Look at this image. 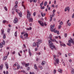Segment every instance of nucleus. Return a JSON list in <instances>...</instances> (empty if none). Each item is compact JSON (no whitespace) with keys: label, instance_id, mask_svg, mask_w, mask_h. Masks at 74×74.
<instances>
[{"label":"nucleus","instance_id":"ddd939ff","mask_svg":"<svg viewBox=\"0 0 74 74\" xmlns=\"http://www.w3.org/2000/svg\"><path fill=\"white\" fill-rule=\"evenodd\" d=\"M69 43H70L71 44V43H73L74 42H73V40H72V39H71L69 41Z\"/></svg>","mask_w":74,"mask_h":74},{"label":"nucleus","instance_id":"c85d7f7f","mask_svg":"<svg viewBox=\"0 0 74 74\" xmlns=\"http://www.w3.org/2000/svg\"><path fill=\"white\" fill-rule=\"evenodd\" d=\"M45 64V62L44 61H43L42 62V63H41L42 65H44Z\"/></svg>","mask_w":74,"mask_h":74},{"label":"nucleus","instance_id":"bb28decb","mask_svg":"<svg viewBox=\"0 0 74 74\" xmlns=\"http://www.w3.org/2000/svg\"><path fill=\"white\" fill-rule=\"evenodd\" d=\"M26 63L25 62H21V64L23 65V66H24V65H25V64Z\"/></svg>","mask_w":74,"mask_h":74},{"label":"nucleus","instance_id":"6e6552de","mask_svg":"<svg viewBox=\"0 0 74 74\" xmlns=\"http://www.w3.org/2000/svg\"><path fill=\"white\" fill-rule=\"evenodd\" d=\"M18 19H17V18H15V19L14 21V23H16L17 22H18Z\"/></svg>","mask_w":74,"mask_h":74},{"label":"nucleus","instance_id":"864d4df0","mask_svg":"<svg viewBox=\"0 0 74 74\" xmlns=\"http://www.w3.org/2000/svg\"><path fill=\"white\" fill-rule=\"evenodd\" d=\"M56 70L54 69V71H53L54 74H55L56 73Z\"/></svg>","mask_w":74,"mask_h":74},{"label":"nucleus","instance_id":"5701e85b","mask_svg":"<svg viewBox=\"0 0 74 74\" xmlns=\"http://www.w3.org/2000/svg\"><path fill=\"white\" fill-rule=\"evenodd\" d=\"M18 14L20 17H22V12H20V13H18Z\"/></svg>","mask_w":74,"mask_h":74},{"label":"nucleus","instance_id":"aec40b11","mask_svg":"<svg viewBox=\"0 0 74 74\" xmlns=\"http://www.w3.org/2000/svg\"><path fill=\"white\" fill-rule=\"evenodd\" d=\"M22 3V6L24 7V9L25 10L26 9V8H25V5H23V3H24V2L23 1Z\"/></svg>","mask_w":74,"mask_h":74},{"label":"nucleus","instance_id":"c756f323","mask_svg":"<svg viewBox=\"0 0 74 74\" xmlns=\"http://www.w3.org/2000/svg\"><path fill=\"white\" fill-rule=\"evenodd\" d=\"M1 33L2 34H4V29L1 30Z\"/></svg>","mask_w":74,"mask_h":74},{"label":"nucleus","instance_id":"774afa93","mask_svg":"<svg viewBox=\"0 0 74 74\" xmlns=\"http://www.w3.org/2000/svg\"><path fill=\"white\" fill-rule=\"evenodd\" d=\"M5 74H8V71H6Z\"/></svg>","mask_w":74,"mask_h":74},{"label":"nucleus","instance_id":"79ce46f5","mask_svg":"<svg viewBox=\"0 0 74 74\" xmlns=\"http://www.w3.org/2000/svg\"><path fill=\"white\" fill-rule=\"evenodd\" d=\"M55 15V14L54 13H53L52 15H51L50 16H52V17H53Z\"/></svg>","mask_w":74,"mask_h":74},{"label":"nucleus","instance_id":"b1692460","mask_svg":"<svg viewBox=\"0 0 74 74\" xmlns=\"http://www.w3.org/2000/svg\"><path fill=\"white\" fill-rule=\"evenodd\" d=\"M41 15H42V17H43L44 16H45V14H43L42 12H41Z\"/></svg>","mask_w":74,"mask_h":74},{"label":"nucleus","instance_id":"09e8293b","mask_svg":"<svg viewBox=\"0 0 74 74\" xmlns=\"http://www.w3.org/2000/svg\"><path fill=\"white\" fill-rule=\"evenodd\" d=\"M32 1L34 3H36V1H37V0H32Z\"/></svg>","mask_w":74,"mask_h":74},{"label":"nucleus","instance_id":"c03bdc74","mask_svg":"<svg viewBox=\"0 0 74 74\" xmlns=\"http://www.w3.org/2000/svg\"><path fill=\"white\" fill-rule=\"evenodd\" d=\"M60 25H63V21L60 22Z\"/></svg>","mask_w":74,"mask_h":74},{"label":"nucleus","instance_id":"39448f33","mask_svg":"<svg viewBox=\"0 0 74 74\" xmlns=\"http://www.w3.org/2000/svg\"><path fill=\"white\" fill-rule=\"evenodd\" d=\"M23 36H25V37L26 36V37H26H25L24 38H23V40H25V39H27V37H28V34H27V33L25 34Z\"/></svg>","mask_w":74,"mask_h":74},{"label":"nucleus","instance_id":"a18cd8bd","mask_svg":"<svg viewBox=\"0 0 74 74\" xmlns=\"http://www.w3.org/2000/svg\"><path fill=\"white\" fill-rule=\"evenodd\" d=\"M29 53L30 56H32V53H31V52H30V51H29Z\"/></svg>","mask_w":74,"mask_h":74},{"label":"nucleus","instance_id":"dca6fc26","mask_svg":"<svg viewBox=\"0 0 74 74\" xmlns=\"http://www.w3.org/2000/svg\"><path fill=\"white\" fill-rule=\"evenodd\" d=\"M32 28L31 27H29V28H26V30H31L32 29Z\"/></svg>","mask_w":74,"mask_h":74},{"label":"nucleus","instance_id":"c9c22d12","mask_svg":"<svg viewBox=\"0 0 74 74\" xmlns=\"http://www.w3.org/2000/svg\"><path fill=\"white\" fill-rule=\"evenodd\" d=\"M40 8H41V9L42 10L43 9H44V8H45V7L44 6H41L40 7Z\"/></svg>","mask_w":74,"mask_h":74},{"label":"nucleus","instance_id":"e433bc0d","mask_svg":"<svg viewBox=\"0 0 74 74\" xmlns=\"http://www.w3.org/2000/svg\"><path fill=\"white\" fill-rule=\"evenodd\" d=\"M2 43V44H3V45H5V41H4V40H3V42Z\"/></svg>","mask_w":74,"mask_h":74},{"label":"nucleus","instance_id":"412c9836","mask_svg":"<svg viewBox=\"0 0 74 74\" xmlns=\"http://www.w3.org/2000/svg\"><path fill=\"white\" fill-rule=\"evenodd\" d=\"M34 69H35V70H37V67L36 66V64H35L34 65Z\"/></svg>","mask_w":74,"mask_h":74},{"label":"nucleus","instance_id":"052dcab7","mask_svg":"<svg viewBox=\"0 0 74 74\" xmlns=\"http://www.w3.org/2000/svg\"><path fill=\"white\" fill-rule=\"evenodd\" d=\"M10 29H8V32L9 33V32H10Z\"/></svg>","mask_w":74,"mask_h":74},{"label":"nucleus","instance_id":"a211bd4d","mask_svg":"<svg viewBox=\"0 0 74 74\" xmlns=\"http://www.w3.org/2000/svg\"><path fill=\"white\" fill-rule=\"evenodd\" d=\"M3 64H2L0 66V70H2V69H3Z\"/></svg>","mask_w":74,"mask_h":74},{"label":"nucleus","instance_id":"de8ad7c7","mask_svg":"<svg viewBox=\"0 0 74 74\" xmlns=\"http://www.w3.org/2000/svg\"><path fill=\"white\" fill-rule=\"evenodd\" d=\"M67 33H65L64 34L65 37H67Z\"/></svg>","mask_w":74,"mask_h":74},{"label":"nucleus","instance_id":"9b49d317","mask_svg":"<svg viewBox=\"0 0 74 74\" xmlns=\"http://www.w3.org/2000/svg\"><path fill=\"white\" fill-rule=\"evenodd\" d=\"M54 27H55V24H53V25H51L50 26V29H53L54 28Z\"/></svg>","mask_w":74,"mask_h":74},{"label":"nucleus","instance_id":"a19ab883","mask_svg":"<svg viewBox=\"0 0 74 74\" xmlns=\"http://www.w3.org/2000/svg\"><path fill=\"white\" fill-rule=\"evenodd\" d=\"M15 11H16V12H17V13H18V10L17 9H15Z\"/></svg>","mask_w":74,"mask_h":74},{"label":"nucleus","instance_id":"e2e57ef3","mask_svg":"<svg viewBox=\"0 0 74 74\" xmlns=\"http://www.w3.org/2000/svg\"><path fill=\"white\" fill-rule=\"evenodd\" d=\"M6 22V21L5 20H4L3 21V23H5Z\"/></svg>","mask_w":74,"mask_h":74},{"label":"nucleus","instance_id":"473e14b6","mask_svg":"<svg viewBox=\"0 0 74 74\" xmlns=\"http://www.w3.org/2000/svg\"><path fill=\"white\" fill-rule=\"evenodd\" d=\"M5 38H6V36L5 35V34H4L3 36V39H5Z\"/></svg>","mask_w":74,"mask_h":74},{"label":"nucleus","instance_id":"4468645a","mask_svg":"<svg viewBox=\"0 0 74 74\" xmlns=\"http://www.w3.org/2000/svg\"><path fill=\"white\" fill-rule=\"evenodd\" d=\"M33 45L34 47H36V46H37V42L36 43V42H34L33 44Z\"/></svg>","mask_w":74,"mask_h":74},{"label":"nucleus","instance_id":"f03ea898","mask_svg":"<svg viewBox=\"0 0 74 74\" xmlns=\"http://www.w3.org/2000/svg\"><path fill=\"white\" fill-rule=\"evenodd\" d=\"M38 42H36V44H37V47H38L39 45H40V43H42V40L40 39L38 40Z\"/></svg>","mask_w":74,"mask_h":74},{"label":"nucleus","instance_id":"423d86ee","mask_svg":"<svg viewBox=\"0 0 74 74\" xmlns=\"http://www.w3.org/2000/svg\"><path fill=\"white\" fill-rule=\"evenodd\" d=\"M5 66L6 67V68L7 69H8V63L7 62H5Z\"/></svg>","mask_w":74,"mask_h":74},{"label":"nucleus","instance_id":"7ed1b4c3","mask_svg":"<svg viewBox=\"0 0 74 74\" xmlns=\"http://www.w3.org/2000/svg\"><path fill=\"white\" fill-rule=\"evenodd\" d=\"M38 22L40 24L41 26H44V23L41 21H38Z\"/></svg>","mask_w":74,"mask_h":74},{"label":"nucleus","instance_id":"9d476101","mask_svg":"<svg viewBox=\"0 0 74 74\" xmlns=\"http://www.w3.org/2000/svg\"><path fill=\"white\" fill-rule=\"evenodd\" d=\"M31 16V14L30 13H28L27 14V19H29V18Z\"/></svg>","mask_w":74,"mask_h":74},{"label":"nucleus","instance_id":"393cba45","mask_svg":"<svg viewBox=\"0 0 74 74\" xmlns=\"http://www.w3.org/2000/svg\"><path fill=\"white\" fill-rule=\"evenodd\" d=\"M71 73L72 74H74V69H73L72 70Z\"/></svg>","mask_w":74,"mask_h":74},{"label":"nucleus","instance_id":"ea45409f","mask_svg":"<svg viewBox=\"0 0 74 74\" xmlns=\"http://www.w3.org/2000/svg\"><path fill=\"white\" fill-rule=\"evenodd\" d=\"M19 68H20V65L18 64L17 66V69H19Z\"/></svg>","mask_w":74,"mask_h":74},{"label":"nucleus","instance_id":"a878e982","mask_svg":"<svg viewBox=\"0 0 74 74\" xmlns=\"http://www.w3.org/2000/svg\"><path fill=\"white\" fill-rule=\"evenodd\" d=\"M47 2L45 1L44 3V5L45 6H46V5H47Z\"/></svg>","mask_w":74,"mask_h":74},{"label":"nucleus","instance_id":"3c124183","mask_svg":"<svg viewBox=\"0 0 74 74\" xmlns=\"http://www.w3.org/2000/svg\"><path fill=\"white\" fill-rule=\"evenodd\" d=\"M40 67V70H42V67L39 66V68Z\"/></svg>","mask_w":74,"mask_h":74},{"label":"nucleus","instance_id":"7c9ffc66","mask_svg":"<svg viewBox=\"0 0 74 74\" xmlns=\"http://www.w3.org/2000/svg\"><path fill=\"white\" fill-rule=\"evenodd\" d=\"M50 22H51V21H52V20L53 17H52V16H50Z\"/></svg>","mask_w":74,"mask_h":74},{"label":"nucleus","instance_id":"bf43d9fd","mask_svg":"<svg viewBox=\"0 0 74 74\" xmlns=\"http://www.w3.org/2000/svg\"><path fill=\"white\" fill-rule=\"evenodd\" d=\"M55 12H56V10H53V13H55Z\"/></svg>","mask_w":74,"mask_h":74},{"label":"nucleus","instance_id":"72a5a7b5","mask_svg":"<svg viewBox=\"0 0 74 74\" xmlns=\"http://www.w3.org/2000/svg\"><path fill=\"white\" fill-rule=\"evenodd\" d=\"M53 56L54 57V59L55 60H56V56L55 55H54Z\"/></svg>","mask_w":74,"mask_h":74},{"label":"nucleus","instance_id":"69168bd1","mask_svg":"<svg viewBox=\"0 0 74 74\" xmlns=\"http://www.w3.org/2000/svg\"><path fill=\"white\" fill-rule=\"evenodd\" d=\"M72 18H74V13H73L72 16Z\"/></svg>","mask_w":74,"mask_h":74},{"label":"nucleus","instance_id":"f3484780","mask_svg":"<svg viewBox=\"0 0 74 74\" xmlns=\"http://www.w3.org/2000/svg\"><path fill=\"white\" fill-rule=\"evenodd\" d=\"M58 71L60 73H62V70L61 69H58Z\"/></svg>","mask_w":74,"mask_h":74},{"label":"nucleus","instance_id":"2eb2a0df","mask_svg":"<svg viewBox=\"0 0 74 74\" xmlns=\"http://www.w3.org/2000/svg\"><path fill=\"white\" fill-rule=\"evenodd\" d=\"M30 64L29 63H28L27 64H25V67H27V66H29Z\"/></svg>","mask_w":74,"mask_h":74},{"label":"nucleus","instance_id":"6ab92c4d","mask_svg":"<svg viewBox=\"0 0 74 74\" xmlns=\"http://www.w3.org/2000/svg\"><path fill=\"white\" fill-rule=\"evenodd\" d=\"M3 43L2 42H1L0 44V48H3Z\"/></svg>","mask_w":74,"mask_h":74},{"label":"nucleus","instance_id":"1a4fd4ad","mask_svg":"<svg viewBox=\"0 0 74 74\" xmlns=\"http://www.w3.org/2000/svg\"><path fill=\"white\" fill-rule=\"evenodd\" d=\"M29 22H32L33 21V19L32 18H29Z\"/></svg>","mask_w":74,"mask_h":74},{"label":"nucleus","instance_id":"2f4dec72","mask_svg":"<svg viewBox=\"0 0 74 74\" xmlns=\"http://www.w3.org/2000/svg\"><path fill=\"white\" fill-rule=\"evenodd\" d=\"M14 36L16 37L17 36V31H16L14 33Z\"/></svg>","mask_w":74,"mask_h":74},{"label":"nucleus","instance_id":"680f3d73","mask_svg":"<svg viewBox=\"0 0 74 74\" xmlns=\"http://www.w3.org/2000/svg\"><path fill=\"white\" fill-rule=\"evenodd\" d=\"M15 65L16 66H18V63H17V62L16 63Z\"/></svg>","mask_w":74,"mask_h":74},{"label":"nucleus","instance_id":"8fccbe9b","mask_svg":"<svg viewBox=\"0 0 74 74\" xmlns=\"http://www.w3.org/2000/svg\"><path fill=\"white\" fill-rule=\"evenodd\" d=\"M67 45H68V46H71V44H70V43H67Z\"/></svg>","mask_w":74,"mask_h":74},{"label":"nucleus","instance_id":"0eeeda50","mask_svg":"<svg viewBox=\"0 0 74 74\" xmlns=\"http://www.w3.org/2000/svg\"><path fill=\"white\" fill-rule=\"evenodd\" d=\"M67 10H68V11H69V10H70V7H68L65 8L64 10V11H65V12H66Z\"/></svg>","mask_w":74,"mask_h":74},{"label":"nucleus","instance_id":"603ef678","mask_svg":"<svg viewBox=\"0 0 74 74\" xmlns=\"http://www.w3.org/2000/svg\"><path fill=\"white\" fill-rule=\"evenodd\" d=\"M30 67H27V70H30Z\"/></svg>","mask_w":74,"mask_h":74},{"label":"nucleus","instance_id":"f8f14e48","mask_svg":"<svg viewBox=\"0 0 74 74\" xmlns=\"http://www.w3.org/2000/svg\"><path fill=\"white\" fill-rule=\"evenodd\" d=\"M50 40H51V41H52V42H56L57 43H58V42L56 41V40L55 39H52V38H51V39H50Z\"/></svg>","mask_w":74,"mask_h":74},{"label":"nucleus","instance_id":"f257e3e1","mask_svg":"<svg viewBox=\"0 0 74 74\" xmlns=\"http://www.w3.org/2000/svg\"><path fill=\"white\" fill-rule=\"evenodd\" d=\"M49 44V45L50 47L51 48L52 50H53V48H55L56 50V48L55 47V46L53 44L52 42L50 40H48Z\"/></svg>","mask_w":74,"mask_h":74},{"label":"nucleus","instance_id":"49530a36","mask_svg":"<svg viewBox=\"0 0 74 74\" xmlns=\"http://www.w3.org/2000/svg\"><path fill=\"white\" fill-rule=\"evenodd\" d=\"M68 26H71V23H69L68 24Z\"/></svg>","mask_w":74,"mask_h":74},{"label":"nucleus","instance_id":"338daca9","mask_svg":"<svg viewBox=\"0 0 74 74\" xmlns=\"http://www.w3.org/2000/svg\"><path fill=\"white\" fill-rule=\"evenodd\" d=\"M51 7H55V5L53 4L52 5Z\"/></svg>","mask_w":74,"mask_h":74},{"label":"nucleus","instance_id":"5fc2aeb1","mask_svg":"<svg viewBox=\"0 0 74 74\" xmlns=\"http://www.w3.org/2000/svg\"><path fill=\"white\" fill-rule=\"evenodd\" d=\"M63 46V43H62L60 44V46L61 47H62V46Z\"/></svg>","mask_w":74,"mask_h":74},{"label":"nucleus","instance_id":"cd10ccee","mask_svg":"<svg viewBox=\"0 0 74 74\" xmlns=\"http://www.w3.org/2000/svg\"><path fill=\"white\" fill-rule=\"evenodd\" d=\"M43 3H44V1H42V3L40 4V7L42 6V5H43Z\"/></svg>","mask_w":74,"mask_h":74},{"label":"nucleus","instance_id":"4d7b16f0","mask_svg":"<svg viewBox=\"0 0 74 74\" xmlns=\"http://www.w3.org/2000/svg\"><path fill=\"white\" fill-rule=\"evenodd\" d=\"M69 22H70V20H68V21L66 23V24L67 25V24H68V23H69Z\"/></svg>","mask_w":74,"mask_h":74},{"label":"nucleus","instance_id":"4be33fe9","mask_svg":"<svg viewBox=\"0 0 74 74\" xmlns=\"http://www.w3.org/2000/svg\"><path fill=\"white\" fill-rule=\"evenodd\" d=\"M7 56H4L3 58V60H5L7 59Z\"/></svg>","mask_w":74,"mask_h":74},{"label":"nucleus","instance_id":"37998d69","mask_svg":"<svg viewBox=\"0 0 74 74\" xmlns=\"http://www.w3.org/2000/svg\"><path fill=\"white\" fill-rule=\"evenodd\" d=\"M4 8L5 9V10H6V11H7V7L5 6L4 7Z\"/></svg>","mask_w":74,"mask_h":74},{"label":"nucleus","instance_id":"6e6d98bb","mask_svg":"<svg viewBox=\"0 0 74 74\" xmlns=\"http://www.w3.org/2000/svg\"><path fill=\"white\" fill-rule=\"evenodd\" d=\"M68 56H71V53H69L68 54Z\"/></svg>","mask_w":74,"mask_h":74},{"label":"nucleus","instance_id":"4c0bfd02","mask_svg":"<svg viewBox=\"0 0 74 74\" xmlns=\"http://www.w3.org/2000/svg\"><path fill=\"white\" fill-rule=\"evenodd\" d=\"M55 30V29H51V31L52 32H54Z\"/></svg>","mask_w":74,"mask_h":74},{"label":"nucleus","instance_id":"20e7f679","mask_svg":"<svg viewBox=\"0 0 74 74\" xmlns=\"http://www.w3.org/2000/svg\"><path fill=\"white\" fill-rule=\"evenodd\" d=\"M58 63H59V59L57 58L56 60V63L54 64L55 66H56V64H58Z\"/></svg>","mask_w":74,"mask_h":74},{"label":"nucleus","instance_id":"58836bf2","mask_svg":"<svg viewBox=\"0 0 74 74\" xmlns=\"http://www.w3.org/2000/svg\"><path fill=\"white\" fill-rule=\"evenodd\" d=\"M52 35L50 34L49 36V38L50 39V40H51V39L52 38Z\"/></svg>","mask_w":74,"mask_h":74},{"label":"nucleus","instance_id":"0e129e2a","mask_svg":"<svg viewBox=\"0 0 74 74\" xmlns=\"http://www.w3.org/2000/svg\"><path fill=\"white\" fill-rule=\"evenodd\" d=\"M27 14H29V13H30L29 10H27Z\"/></svg>","mask_w":74,"mask_h":74},{"label":"nucleus","instance_id":"13d9d810","mask_svg":"<svg viewBox=\"0 0 74 74\" xmlns=\"http://www.w3.org/2000/svg\"><path fill=\"white\" fill-rule=\"evenodd\" d=\"M33 15L34 16H36V12H34L33 13Z\"/></svg>","mask_w":74,"mask_h":74},{"label":"nucleus","instance_id":"f704fd0d","mask_svg":"<svg viewBox=\"0 0 74 74\" xmlns=\"http://www.w3.org/2000/svg\"><path fill=\"white\" fill-rule=\"evenodd\" d=\"M58 29H60L61 28V27H62V25H60L59 26H58Z\"/></svg>","mask_w":74,"mask_h":74}]
</instances>
